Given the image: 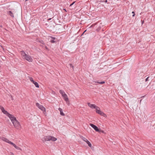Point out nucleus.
<instances>
[{
    "label": "nucleus",
    "mask_w": 155,
    "mask_h": 155,
    "mask_svg": "<svg viewBox=\"0 0 155 155\" xmlns=\"http://www.w3.org/2000/svg\"><path fill=\"white\" fill-rule=\"evenodd\" d=\"M29 80L31 82L33 83L34 84H35V86L36 87L38 88L39 87L38 83L37 82L34 81L33 79V78L32 77L30 78Z\"/></svg>",
    "instance_id": "nucleus-6"
},
{
    "label": "nucleus",
    "mask_w": 155,
    "mask_h": 155,
    "mask_svg": "<svg viewBox=\"0 0 155 155\" xmlns=\"http://www.w3.org/2000/svg\"><path fill=\"white\" fill-rule=\"evenodd\" d=\"M39 42L41 44H42L43 45H45V43L44 42V41L42 40H41L39 41Z\"/></svg>",
    "instance_id": "nucleus-22"
},
{
    "label": "nucleus",
    "mask_w": 155,
    "mask_h": 155,
    "mask_svg": "<svg viewBox=\"0 0 155 155\" xmlns=\"http://www.w3.org/2000/svg\"><path fill=\"white\" fill-rule=\"evenodd\" d=\"M95 83H98V84H100L101 83V81L99 82V81H97L95 82Z\"/></svg>",
    "instance_id": "nucleus-28"
},
{
    "label": "nucleus",
    "mask_w": 155,
    "mask_h": 155,
    "mask_svg": "<svg viewBox=\"0 0 155 155\" xmlns=\"http://www.w3.org/2000/svg\"><path fill=\"white\" fill-rule=\"evenodd\" d=\"M11 144L13 145V146L15 148H16V149H17V150H21V148L17 146H16V145L14 143L12 142H11Z\"/></svg>",
    "instance_id": "nucleus-15"
},
{
    "label": "nucleus",
    "mask_w": 155,
    "mask_h": 155,
    "mask_svg": "<svg viewBox=\"0 0 155 155\" xmlns=\"http://www.w3.org/2000/svg\"><path fill=\"white\" fill-rule=\"evenodd\" d=\"M96 112L102 116L105 117V116H106V115L103 112L101 111L100 110H96Z\"/></svg>",
    "instance_id": "nucleus-11"
},
{
    "label": "nucleus",
    "mask_w": 155,
    "mask_h": 155,
    "mask_svg": "<svg viewBox=\"0 0 155 155\" xmlns=\"http://www.w3.org/2000/svg\"><path fill=\"white\" fill-rule=\"evenodd\" d=\"M105 2H106H106H107V0H105Z\"/></svg>",
    "instance_id": "nucleus-34"
},
{
    "label": "nucleus",
    "mask_w": 155,
    "mask_h": 155,
    "mask_svg": "<svg viewBox=\"0 0 155 155\" xmlns=\"http://www.w3.org/2000/svg\"><path fill=\"white\" fill-rule=\"evenodd\" d=\"M143 21L142 23V24H143Z\"/></svg>",
    "instance_id": "nucleus-36"
},
{
    "label": "nucleus",
    "mask_w": 155,
    "mask_h": 155,
    "mask_svg": "<svg viewBox=\"0 0 155 155\" xmlns=\"http://www.w3.org/2000/svg\"><path fill=\"white\" fill-rule=\"evenodd\" d=\"M10 155H14V154L12 153L11 152L10 153Z\"/></svg>",
    "instance_id": "nucleus-29"
},
{
    "label": "nucleus",
    "mask_w": 155,
    "mask_h": 155,
    "mask_svg": "<svg viewBox=\"0 0 155 155\" xmlns=\"http://www.w3.org/2000/svg\"><path fill=\"white\" fill-rule=\"evenodd\" d=\"M90 126L91 127L96 131L99 132V130L98 128V127L96 125L92 124H90Z\"/></svg>",
    "instance_id": "nucleus-9"
},
{
    "label": "nucleus",
    "mask_w": 155,
    "mask_h": 155,
    "mask_svg": "<svg viewBox=\"0 0 155 155\" xmlns=\"http://www.w3.org/2000/svg\"><path fill=\"white\" fill-rule=\"evenodd\" d=\"M42 141L43 142H45L47 141H56L57 140V138L53 136L48 135L44 136L41 139Z\"/></svg>",
    "instance_id": "nucleus-1"
},
{
    "label": "nucleus",
    "mask_w": 155,
    "mask_h": 155,
    "mask_svg": "<svg viewBox=\"0 0 155 155\" xmlns=\"http://www.w3.org/2000/svg\"><path fill=\"white\" fill-rule=\"evenodd\" d=\"M149 78V77H148L147 78L145 79V81H147L148 80V78Z\"/></svg>",
    "instance_id": "nucleus-27"
},
{
    "label": "nucleus",
    "mask_w": 155,
    "mask_h": 155,
    "mask_svg": "<svg viewBox=\"0 0 155 155\" xmlns=\"http://www.w3.org/2000/svg\"><path fill=\"white\" fill-rule=\"evenodd\" d=\"M24 59L28 61L29 62H31L33 61V59L31 56L29 55H27L26 57L24 58Z\"/></svg>",
    "instance_id": "nucleus-8"
},
{
    "label": "nucleus",
    "mask_w": 155,
    "mask_h": 155,
    "mask_svg": "<svg viewBox=\"0 0 155 155\" xmlns=\"http://www.w3.org/2000/svg\"><path fill=\"white\" fill-rule=\"evenodd\" d=\"M20 53L21 55L22 58L24 59L26 56L27 55L24 51H21Z\"/></svg>",
    "instance_id": "nucleus-13"
},
{
    "label": "nucleus",
    "mask_w": 155,
    "mask_h": 155,
    "mask_svg": "<svg viewBox=\"0 0 155 155\" xmlns=\"http://www.w3.org/2000/svg\"><path fill=\"white\" fill-rule=\"evenodd\" d=\"M20 53L21 55L22 58L24 59L26 56L27 55L24 51H21Z\"/></svg>",
    "instance_id": "nucleus-12"
},
{
    "label": "nucleus",
    "mask_w": 155,
    "mask_h": 155,
    "mask_svg": "<svg viewBox=\"0 0 155 155\" xmlns=\"http://www.w3.org/2000/svg\"><path fill=\"white\" fill-rule=\"evenodd\" d=\"M7 13L8 15H10L11 17L13 18L14 17V15L12 13L11 11H8L7 12Z\"/></svg>",
    "instance_id": "nucleus-17"
},
{
    "label": "nucleus",
    "mask_w": 155,
    "mask_h": 155,
    "mask_svg": "<svg viewBox=\"0 0 155 155\" xmlns=\"http://www.w3.org/2000/svg\"><path fill=\"white\" fill-rule=\"evenodd\" d=\"M12 124L16 129H20L21 128V125L19 122L17 120H15V121H14Z\"/></svg>",
    "instance_id": "nucleus-2"
},
{
    "label": "nucleus",
    "mask_w": 155,
    "mask_h": 155,
    "mask_svg": "<svg viewBox=\"0 0 155 155\" xmlns=\"http://www.w3.org/2000/svg\"><path fill=\"white\" fill-rule=\"evenodd\" d=\"M54 39H53L50 41L51 42V43H55L56 42V41L54 40Z\"/></svg>",
    "instance_id": "nucleus-21"
},
{
    "label": "nucleus",
    "mask_w": 155,
    "mask_h": 155,
    "mask_svg": "<svg viewBox=\"0 0 155 155\" xmlns=\"http://www.w3.org/2000/svg\"><path fill=\"white\" fill-rule=\"evenodd\" d=\"M75 2H73L72 3H71V4L70 5V6H72Z\"/></svg>",
    "instance_id": "nucleus-25"
},
{
    "label": "nucleus",
    "mask_w": 155,
    "mask_h": 155,
    "mask_svg": "<svg viewBox=\"0 0 155 155\" xmlns=\"http://www.w3.org/2000/svg\"><path fill=\"white\" fill-rule=\"evenodd\" d=\"M87 104L88 106L91 108H95L97 107H96V105L94 104H91L90 103H88Z\"/></svg>",
    "instance_id": "nucleus-14"
},
{
    "label": "nucleus",
    "mask_w": 155,
    "mask_h": 155,
    "mask_svg": "<svg viewBox=\"0 0 155 155\" xmlns=\"http://www.w3.org/2000/svg\"><path fill=\"white\" fill-rule=\"evenodd\" d=\"M8 117L9 118L12 123L14 121H15V120H17L15 117L13 115L11 114H10Z\"/></svg>",
    "instance_id": "nucleus-5"
},
{
    "label": "nucleus",
    "mask_w": 155,
    "mask_h": 155,
    "mask_svg": "<svg viewBox=\"0 0 155 155\" xmlns=\"http://www.w3.org/2000/svg\"><path fill=\"white\" fill-rule=\"evenodd\" d=\"M101 2H104L103 1H101Z\"/></svg>",
    "instance_id": "nucleus-37"
},
{
    "label": "nucleus",
    "mask_w": 155,
    "mask_h": 155,
    "mask_svg": "<svg viewBox=\"0 0 155 155\" xmlns=\"http://www.w3.org/2000/svg\"><path fill=\"white\" fill-rule=\"evenodd\" d=\"M58 110L60 111V114L61 115H62V116H64V114L63 112V110L61 108H58Z\"/></svg>",
    "instance_id": "nucleus-18"
},
{
    "label": "nucleus",
    "mask_w": 155,
    "mask_h": 155,
    "mask_svg": "<svg viewBox=\"0 0 155 155\" xmlns=\"http://www.w3.org/2000/svg\"><path fill=\"white\" fill-rule=\"evenodd\" d=\"M59 92L61 94L62 96L63 95H64L66 94L65 92L62 90H60Z\"/></svg>",
    "instance_id": "nucleus-19"
},
{
    "label": "nucleus",
    "mask_w": 155,
    "mask_h": 155,
    "mask_svg": "<svg viewBox=\"0 0 155 155\" xmlns=\"http://www.w3.org/2000/svg\"><path fill=\"white\" fill-rule=\"evenodd\" d=\"M132 13L134 14V12H132Z\"/></svg>",
    "instance_id": "nucleus-35"
},
{
    "label": "nucleus",
    "mask_w": 155,
    "mask_h": 155,
    "mask_svg": "<svg viewBox=\"0 0 155 155\" xmlns=\"http://www.w3.org/2000/svg\"><path fill=\"white\" fill-rule=\"evenodd\" d=\"M45 48L46 49H48V47L47 46H45Z\"/></svg>",
    "instance_id": "nucleus-31"
},
{
    "label": "nucleus",
    "mask_w": 155,
    "mask_h": 155,
    "mask_svg": "<svg viewBox=\"0 0 155 155\" xmlns=\"http://www.w3.org/2000/svg\"><path fill=\"white\" fill-rule=\"evenodd\" d=\"M96 107H97V108H94L96 110H100V108L99 107H97V106H96Z\"/></svg>",
    "instance_id": "nucleus-24"
},
{
    "label": "nucleus",
    "mask_w": 155,
    "mask_h": 155,
    "mask_svg": "<svg viewBox=\"0 0 155 155\" xmlns=\"http://www.w3.org/2000/svg\"><path fill=\"white\" fill-rule=\"evenodd\" d=\"M105 83V82L103 81H101V84H103Z\"/></svg>",
    "instance_id": "nucleus-26"
},
{
    "label": "nucleus",
    "mask_w": 155,
    "mask_h": 155,
    "mask_svg": "<svg viewBox=\"0 0 155 155\" xmlns=\"http://www.w3.org/2000/svg\"><path fill=\"white\" fill-rule=\"evenodd\" d=\"M36 105L38 108L42 111L44 112L46 111L45 108L42 105L40 104L39 103H36Z\"/></svg>",
    "instance_id": "nucleus-3"
},
{
    "label": "nucleus",
    "mask_w": 155,
    "mask_h": 155,
    "mask_svg": "<svg viewBox=\"0 0 155 155\" xmlns=\"http://www.w3.org/2000/svg\"><path fill=\"white\" fill-rule=\"evenodd\" d=\"M68 66H69L70 68H72V69L74 70V66L71 64H69Z\"/></svg>",
    "instance_id": "nucleus-20"
},
{
    "label": "nucleus",
    "mask_w": 155,
    "mask_h": 155,
    "mask_svg": "<svg viewBox=\"0 0 155 155\" xmlns=\"http://www.w3.org/2000/svg\"><path fill=\"white\" fill-rule=\"evenodd\" d=\"M0 109H1L2 112L4 114H5L7 116H8L10 114L8 112L5 110L4 108L1 105H0Z\"/></svg>",
    "instance_id": "nucleus-4"
},
{
    "label": "nucleus",
    "mask_w": 155,
    "mask_h": 155,
    "mask_svg": "<svg viewBox=\"0 0 155 155\" xmlns=\"http://www.w3.org/2000/svg\"><path fill=\"white\" fill-rule=\"evenodd\" d=\"M51 19V18H49L48 19V20H50Z\"/></svg>",
    "instance_id": "nucleus-30"
},
{
    "label": "nucleus",
    "mask_w": 155,
    "mask_h": 155,
    "mask_svg": "<svg viewBox=\"0 0 155 155\" xmlns=\"http://www.w3.org/2000/svg\"><path fill=\"white\" fill-rule=\"evenodd\" d=\"M48 37L49 38H51L52 39H55L56 38L55 37H53L52 36H49Z\"/></svg>",
    "instance_id": "nucleus-23"
},
{
    "label": "nucleus",
    "mask_w": 155,
    "mask_h": 155,
    "mask_svg": "<svg viewBox=\"0 0 155 155\" xmlns=\"http://www.w3.org/2000/svg\"><path fill=\"white\" fill-rule=\"evenodd\" d=\"M0 138L2 140H3V141H4L7 143H8L9 144H11V142H12L9 141L8 139H7L4 137H1Z\"/></svg>",
    "instance_id": "nucleus-10"
},
{
    "label": "nucleus",
    "mask_w": 155,
    "mask_h": 155,
    "mask_svg": "<svg viewBox=\"0 0 155 155\" xmlns=\"http://www.w3.org/2000/svg\"><path fill=\"white\" fill-rule=\"evenodd\" d=\"M134 15H135V14H133V15H132V16H133V17H134Z\"/></svg>",
    "instance_id": "nucleus-33"
},
{
    "label": "nucleus",
    "mask_w": 155,
    "mask_h": 155,
    "mask_svg": "<svg viewBox=\"0 0 155 155\" xmlns=\"http://www.w3.org/2000/svg\"><path fill=\"white\" fill-rule=\"evenodd\" d=\"M86 31V30L85 31H84V32H83V33L82 34V35L84 34V33Z\"/></svg>",
    "instance_id": "nucleus-32"
},
{
    "label": "nucleus",
    "mask_w": 155,
    "mask_h": 155,
    "mask_svg": "<svg viewBox=\"0 0 155 155\" xmlns=\"http://www.w3.org/2000/svg\"><path fill=\"white\" fill-rule=\"evenodd\" d=\"M62 97H63L64 100L66 102H67L68 101V97L67 95V94H65V95H63Z\"/></svg>",
    "instance_id": "nucleus-16"
},
{
    "label": "nucleus",
    "mask_w": 155,
    "mask_h": 155,
    "mask_svg": "<svg viewBox=\"0 0 155 155\" xmlns=\"http://www.w3.org/2000/svg\"><path fill=\"white\" fill-rule=\"evenodd\" d=\"M82 139L88 145V146L89 147H91V144L90 142L88 141V140L85 137H81Z\"/></svg>",
    "instance_id": "nucleus-7"
}]
</instances>
